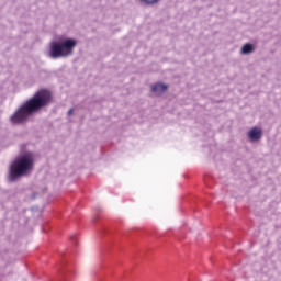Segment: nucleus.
<instances>
[{"mask_svg":"<svg viewBox=\"0 0 281 281\" xmlns=\"http://www.w3.org/2000/svg\"><path fill=\"white\" fill-rule=\"evenodd\" d=\"M53 100L52 91L47 89H41L34 93V95L25 101L10 117L12 124H23L27 122L34 113H38L41 109L49 106Z\"/></svg>","mask_w":281,"mask_h":281,"instance_id":"f257e3e1","label":"nucleus"},{"mask_svg":"<svg viewBox=\"0 0 281 281\" xmlns=\"http://www.w3.org/2000/svg\"><path fill=\"white\" fill-rule=\"evenodd\" d=\"M32 170H34V153L26 151L11 164L9 181H16V179L25 177V175H29Z\"/></svg>","mask_w":281,"mask_h":281,"instance_id":"f03ea898","label":"nucleus"},{"mask_svg":"<svg viewBox=\"0 0 281 281\" xmlns=\"http://www.w3.org/2000/svg\"><path fill=\"white\" fill-rule=\"evenodd\" d=\"M78 41L75 38H63L58 42H52L48 56L56 60L58 58H69L74 56V49H76Z\"/></svg>","mask_w":281,"mask_h":281,"instance_id":"7ed1b4c3","label":"nucleus"},{"mask_svg":"<svg viewBox=\"0 0 281 281\" xmlns=\"http://www.w3.org/2000/svg\"><path fill=\"white\" fill-rule=\"evenodd\" d=\"M248 137H249L250 142H258V139H262V130H260L258 127H252L248 132Z\"/></svg>","mask_w":281,"mask_h":281,"instance_id":"20e7f679","label":"nucleus"},{"mask_svg":"<svg viewBox=\"0 0 281 281\" xmlns=\"http://www.w3.org/2000/svg\"><path fill=\"white\" fill-rule=\"evenodd\" d=\"M151 91L161 95V93H166V91H168V86L164 83H156L151 87Z\"/></svg>","mask_w":281,"mask_h":281,"instance_id":"39448f33","label":"nucleus"},{"mask_svg":"<svg viewBox=\"0 0 281 281\" xmlns=\"http://www.w3.org/2000/svg\"><path fill=\"white\" fill-rule=\"evenodd\" d=\"M254 45L248 43L241 47L240 54H243L244 56H248L249 54H254Z\"/></svg>","mask_w":281,"mask_h":281,"instance_id":"423d86ee","label":"nucleus"},{"mask_svg":"<svg viewBox=\"0 0 281 281\" xmlns=\"http://www.w3.org/2000/svg\"><path fill=\"white\" fill-rule=\"evenodd\" d=\"M161 0H140V3H145V5H157Z\"/></svg>","mask_w":281,"mask_h":281,"instance_id":"0eeeda50","label":"nucleus"},{"mask_svg":"<svg viewBox=\"0 0 281 281\" xmlns=\"http://www.w3.org/2000/svg\"><path fill=\"white\" fill-rule=\"evenodd\" d=\"M68 115H74V109H70V110L68 111Z\"/></svg>","mask_w":281,"mask_h":281,"instance_id":"6e6552de","label":"nucleus"},{"mask_svg":"<svg viewBox=\"0 0 281 281\" xmlns=\"http://www.w3.org/2000/svg\"><path fill=\"white\" fill-rule=\"evenodd\" d=\"M76 236H70V240H75Z\"/></svg>","mask_w":281,"mask_h":281,"instance_id":"1a4fd4ad","label":"nucleus"}]
</instances>
